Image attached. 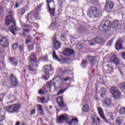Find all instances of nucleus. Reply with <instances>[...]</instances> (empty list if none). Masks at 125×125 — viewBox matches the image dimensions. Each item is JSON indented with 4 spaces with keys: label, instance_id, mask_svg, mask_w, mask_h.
<instances>
[{
    "label": "nucleus",
    "instance_id": "39448f33",
    "mask_svg": "<svg viewBox=\"0 0 125 125\" xmlns=\"http://www.w3.org/2000/svg\"><path fill=\"white\" fill-rule=\"evenodd\" d=\"M110 92L114 98H116V99L121 98L122 94L118 88L114 86L111 87Z\"/></svg>",
    "mask_w": 125,
    "mask_h": 125
},
{
    "label": "nucleus",
    "instance_id": "72a5a7b5",
    "mask_svg": "<svg viewBox=\"0 0 125 125\" xmlns=\"http://www.w3.org/2000/svg\"><path fill=\"white\" fill-rule=\"evenodd\" d=\"M55 27H56V23L53 22L51 24L50 28L51 29H52V30H53V29H54Z\"/></svg>",
    "mask_w": 125,
    "mask_h": 125
},
{
    "label": "nucleus",
    "instance_id": "5fc2aeb1",
    "mask_svg": "<svg viewBox=\"0 0 125 125\" xmlns=\"http://www.w3.org/2000/svg\"><path fill=\"white\" fill-rule=\"evenodd\" d=\"M69 80H70V78L67 77L66 79H63V81H64V82H67V81H69Z\"/></svg>",
    "mask_w": 125,
    "mask_h": 125
},
{
    "label": "nucleus",
    "instance_id": "0e129e2a",
    "mask_svg": "<svg viewBox=\"0 0 125 125\" xmlns=\"http://www.w3.org/2000/svg\"><path fill=\"white\" fill-rule=\"evenodd\" d=\"M16 125H20V121H18V122L16 123Z\"/></svg>",
    "mask_w": 125,
    "mask_h": 125
},
{
    "label": "nucleus",
    "instance_id": "aec40b11",
    "mask_svg": "<svg viewBox=\"0 0 125 125\" xmlns=\"http://www.w3.org/2000/svg\"><path fill=\"white\" fill-rule=\"evenodd\" d=\"M104 102L105 106H106L107 107H110V106L112 105V100L109 98H105L104 100Z\"/></svg>",
    "mask_w": 125,
    "mask_h": 125
},
{
    "label": "nucleus",
    "instance_id": "49530a36",
    "mask_svg": "<svg viewBox=\"0 0 125 125\" xmlns=\"http://www.w3.org/2000/svg\"><path fill=\"white\" fill-rule=\"evenodd\" d=\"M23 26L24 28H30V27H31V25H29L28 24H23Z\"/></svg>",
    "mask_w": 125,
    "mask_h": 125
},
{
    "label": "nucleus",
    "instance_id": "0eeeda50",
    "mask_svg": "<svg viewBox=\"0 0 125 125\" xmlns=\"http://www.w3.org/2000/svg\"><path fill=\"white\" fill-rule=\"evenodd\" d=\"M44 70L45 75V76L44 77V80H45V81H48V79H49V72L51 71V65H46L44 66Z\"/></svg>",
    "mask_w": 125,
    "mask_h": 125
},
{
    "label": "nucleus",
    "instance_id": "6ab92c4d",
    "mask_svg": "<svg viewBox=\"0 0 125 125\" xmlns=\"http://www.w3.org/2000/svg\"><path fill=\"white\" fill-rule=\"evenodd\" d=\"M53 44L55 49H59L61 47V43L55 39L53 40Z\"/></svg>",
    "mask_w": 125,
    "mask_h": 125
},
{
    "label": "nucleus",
    "instance_id": "680f3d73",
    "mask_svg": "<svg viewBox=\"0 0 125 125\" xmlns=\"http://www.w3.org/2000/svg\"><path fill=\"white\" fill-rule=\"evenodd\" d=\"M15 7H16V8H18V7H19V4L17 3L15 5Z\"/></svg>",
    "mask_w": 125,
    "mask_h": 125
},
{
    "label": "nucleus",
    "instance_id": "f8f14e48",
    "mask_svg": "<svg viewBox=\"0 0 125 125\" xmlns=\"http://www.w3.org/2000/svg\"><path fill=\"white\" fill-rule=\"evenodd\" d=\"M122 42L123 40L122 39L119 38L115 44V48L117 50H121V49H122L123 46V45L122 44Z\"/></svg>",
    "mask_w": 125,
    "mask_h": 125
},
{
    "label": "nucleus",
    "instance_id": "412c9836",
    "mask_svg": "<svg viewBox=\"0 0 125 125\" xmlns=\"http://www.w3.org/2000/svg\"><path fill=\"white\" fill-rule=\"evenodd\" d=\"M124 122V117H117L116 119V123L117 125H122V123Z\"/></svg>",
    "mask_w": 125,
    "mask_h": 125
},
{
    "label": "nucleus",
    "instance_id": "de8ad7c7",
    "mask_svg": "<svg viewBox=\"0 0 125 125\" xmlns=\"http://www.w3.org/2000/svg\"><path fill=\"white\" fill-rule=\"evenodd\" d=\"M30 114H31V115H34V114H36V109H32L30 112Z\"/></svg>",
    "mask_w": 125,
    "mask_h": 125
},
{
    "label": "nucleus",
    "instance_id": "ddd939ff",
    "mask_svg": "<svg viewBox=\"0 0 125 125\" xmlns=\"http://www.w3.org/2000/svg\"><path fill=\"white\" fill-rule=\"evenodd\" d=\"M57 102L59 106L61 108L65 107V104H64V101H63V98L62 97H59L57 100Z\"/></svg>",
    "mask_w": 125,
    "mask_h": 125
},
{
    "label": "nucleus",
    "instance_id": "423d86ee",
    "mask_svg": "<svg viewBox=\"0 0 125 125\" xmlns=\"http://www.w3.org/2000/svg\"><path fill=\"white\" fill-rule=\"evenodd\" d=\"M113 8H114V3L111 1H106L104 10L106 11V12H111Z\"/></svg>",
    "mask_w": 125,
    "mask_h": 125
},
{
    "label": "nucleus",
    "instance_id": "6e6552de",
    "mask_svg": "<svg viewBox=\"0 0 125 125\" xmlns=\"http://www.w3.org/2000/svg\"><path fill=\"white\" fill-rule=\"evenodd\" d=\"M38 16H39V14H38V13L31 12L28 14L27 21H30V20H31V21H33V20H34V17L35 19H37Z\"/></svg>",
    "mask_w": 125,
    "mask_h": 125
},
{
    "label": "nucleus",
    "instance_id": "5701e85b",
    "mask_svg": "<svg viewBox=\"0 0 125 125\" xmlns=\"http://www.w3.org/2000/svg\"><path fill=\"white\" fill-rule=\"evenodd\" d=\"M39 108H38V113H39L40 115L41 116H43L44 115L43 113V109H42V105L38 104V105Z\"/></svg>",
    "mask_w": 125,
    "mask_h": 125
},
{
    "label": "nucleus",
    "instance_id": "ea45409f",
    "mask_svg": "<svg viewBox=\"0 0 125 125\" xmlns=\"http://www.w3.org/2000/svg\"><path fill=\"white\" fill-rule=\"evenodd\" d=\"M24 46L23 45H20L19 46V49L20 51H24Z\"/></svg>",
    "mask_w": 125,
    "mask_h": 125
},
{
    "label": "nucleus",
    "instance_id": "9b49d317",
    "mask_svg": "<svg viewBox=\"0 0 125 125\" xmlns=\"http://www.w3.org/2000/svg\"><path fill=\"white\" fill-rule=\"evenodd\" d=\"M63 54L66 56H71V55L75 54V52L72 49L66 48L63 51Z\"/></svg>",
    "mask_w": 125,
    "mask_h": 125
},
{
    "label": "nucleus",
    "instance_id": "c85d7f7f",
    "mask_svg": "<svg viewBox=\"0 0 125 125\" xmlns=\"http://www.w3.org/2000/svg\"><path fill=\"white\" fill-rule=\"evenodd\" d=\"M32 41H33L32 37H31L30 36H28L26 40H25V43L26 44H28V43H29V42H31Z\"/></svg>",
    "mask_w": 125,
    "mask_h": 125
},
{
    "label": "nucleus",
    "instance_id": "c9c22d12",
    "mask_svg": "<svg viewBox=\"0 0 125 125\" xmlns=\"http://www.w3.org/2000/svg\"><path fill=\"white\" fill-rule=\"evenodd\" d=\"M12 47L13 49L15 50V49H17V48H18V44H17V43H15L13 44Z\"/></svg>",
    "mask_w": 125,
    "mask_h": 125
},
{
    "label": "nucleus",
    "instance_id": "338daca9",
    "mask_svg": "<svg viewBox=\"0 0 125 125\" xmlns=\"http://www.w3.org/2000/svg\"><path fill=\"white\" fill-rule=\"evenodd\" d=\"M42 5V4H41L40 5L37 6V8H41Z\"/></svg>",
    "mask_w": 125,
    "mask_h": 125
},
{
    "label": "nucleus",
    "instance_id": "052dcab7",
    "mask_svg": "<svg viewBox=\"0 0 125 125\" xmlns=\"http://www.w3.org/2000/svg\"><path fill=\"white\" fill-rule=\"evenodd\" d=\"M122 57H125V52L122 53Z\"/></svg>",
    "mask_w": 125,
    "mask_h": 125
},
{
    "label": "nucleus",
    "instance_id": "f03ea898",
    "mask_svg": "<svg viewBox=\"0 0 125 125\" xmlns=\"http://www.w3.org/2000/svg\"><path fill=\"white\" fill-rule=\"evenodd\" d=\"M5 24L6 26H11L9 27V30H10L13 35H15V32H16V22L12 16L8 15L5 18Z\"/></svg>",
    "mask_w": 125,
    "mask_h": 125
},
{
    "label": "nucleus",
    "instance_id": "c756f323",
    "mask_svg": "<svg viewBox=\"0 0 125 125\" xmlns=\"http://www.w3.org/2000/svg\"><path fill=\"white\" fill-rule=\"evenodd\" d=\"M89 60L90 62H91V64H92V65H93V64H94V63H95V58H94V57H89Z\"/></svg>",
    "mask_w": 125,
    "mask_h": 125
},
{
    "label": "nucleus",
    "instance_id": "603ef678",
    "mask_svg": "<svg viewBox=\"0 0 125 125\" xmlns=\"http://www.w3.org/2000/svg\"><path fill=\"white\" fill-rule=\"evenodd\" d=\"M109 117H110L111 120H114V118L113 117V114L110 113L109 114Z\"/></svg>",
    "mask_w": 125,
    "mask_h": 125
},
{
    "label": "nucleus",
    "instance_id": "a18cd8bd",
    "mask_svg": "<svg viewBox=\"0 0 125 125\" xmlns=\"http://www.w3.org/2000/svg\"><path fill=\"white\" fill-rule=\"evenodd\" d=\"M72 122H75V123H78L79 122V120L78 118H73L72 120Z\"/></svg>",
    "mask_w": 125,
    "mask_h": 125
},
{
    "label": "nucleus",
    "instance_id": "4c0bfd02",
    "mask_svg": "<svg viewBox=\"0 0 125 125\" xmlns=\"http://www.w3.org/2000/svg\"><path fill=\"white\" fill-rule=\"evenodd\" d=\"M40 102H41V103H47V102L44 101L45 100V99L44 98V97L40 98Z\"/></svg>",
    "mask_w": 125,
    "mask_h": 125
},
{
    "label": "nucleus",
    "instance_id": "c03bdc74",
    "mask_svg": "<svg viewBox=\"0 0 125 125\" xmlns=\"http://www.w3.org/2000/svg\"><path fill=\"white\" fill-rule=\"evenodd\" d=\"M4 120V116L0 115V122H2Z\"/></svg>",
    "mask_w": 125,
    "mask_h": 125
},
{
    "label": "nucleus",
    "instance_id": "2f4dec72",
    "mask_svg": "<svg viewBox=\"0 0 125 125\" xmlns=\"http://www.w3.org/2000/svg\"><path fill=\"white\" fill-rule=\"evenodd\" d=\"M92 119L93 120V122L92 123V125H96V123H95V119H96V116H95V115H93L92 116Z\"/></svg>",
    "mask_w": 125,
    "mask_h": 125
},
{
    "label": "nucleus",
    "instance_id": "f704fd0d",
    "mask_svg": "<svg viewBox=\"0 0 125 125\" xmlns=\"http://www.w3.org/2000/svg\"><path fill=\"white\" fill-rule=\"evenodd\" d=\"M83 110L84 112H88V105H85L83 107Z\"/></svg>",
    "mask_w": 125,
    "mask_h": 125
},
{
    "label": "nucleus",
    "instance_id": "2eb2a0df",
    "mask_svg": "<svg viewBox=\"0 0 125 125\" xmlns=\"http://www.w3.org/2000/svg\"><path fill=\"white\" fill-rule=\"evenodd\" d=\"M103 40L101 38H96L92 40V42H90V45H95L97 43H102Z\"/></svg>",
    "mask_w": 125,
    "mask_h": 125
},
{
    "label": "nucleus",
    "instance_id": "37998d69",
    "mask_svg": "<svg viewBox=\"0 0 125 125\" xmlns=\"http://www.w3.org/2000/svg\"><path fill=\"white\" fill-rule=\"evenodd\" d=\"M106 66L107 67V68H108L109 71H113V68L112 67L110 66V65L107 64V65H106Z\"/></svg>",
    "mask_w": 125,
    "mask_h": 125
},
{
    "label": "nucleus",
    "instance_id": "393cba45",
    "mask_svg": "<svg viewBox=\"0 0 125 125\" xmlns=\"http://www.w3.org/2000/svg\"><path fill=\"white\" fill-rule=\"evenodd\" d=\"M53 58L55 59V60H57V61H59V62H60V59L58 58V56H57V55H56V52L55 51H53Z\"/></svg>",
    "mask_w": 125,
    "mask_h": 125
},
{
    "label": "nucleus",
    "instance_id": "cd10ccee",
    "mask_svg": "<svg viewBox=\"0 0 125 125\" xmlns=\"http://www.w3.org/2000/svg\"><path fill=\"white\" fill-rule=\"evenodd\" d=\"M35 45V43L27 45V49L28 51H31V50H33L34 49V46Z\"/></svg>",
    "mask_w": 125,
    "mask_h": 125
},
{
    "label": "nucleus",
    "instance_id": "13d9d810",
    "mask_svg": "<svg viewBox=\"0 0 125 125\" xmlns=\"http://www.w3.org/2000/svg\"><path fill=\"white\" fill-rule=\"evenodd\" d=\"M9 13L10 14H11V15H10L12 17V16L13 15V12H12V11H10L9 12Z\"/></svg>",
    "mask_w": 125,
    "mask_h": 125
},
{
    "label": "nucleus",
    "instance_id": "3c124183",
    "mask_svg": "<svg viewBox=\"0 0 125 125\" xmlns=\"http://www.w3.org/2000/svg\"><path fill=\"white\" fill-rule=\"evenodd\" d=\"M91 1L93 3H97V2H98V0H91Z\"/></svg>",
    "mask_w": 125,
    "mask_h": 125
},
{
    "label": "nucleus",
    "instance_id": "473e14b6",
    "mask_svg": "<svg viewBox=\"0 0 125 125\" xmlns=\"http://www.w3.org/2000/svg\"><path fill=\"white\" fill-rule=\"evenodd\" d=\"M28 34H29V30L28 29H24L22 33L23 36H28Z\"/></svg>",
    "mask_w": 125,
    "mask_h": 125
},
{
    "label": "nucleus",
    "instance_id": "dca6fc26",
    "mask_svg": "<svg viewBox=\"0 0 125 125\" xmlns=\"http://www.w3.org/2000/svg\"><path fill=\"white\" fill-rule=\"evenodd\" d=\"M110 60L116 65H119L120 64V61H119V59H118V57H117L115 55H112L110 58Z\"/></svg>",
    "mask_w": 125,
    "mask_h": 125
},
{
    "label": "nucleus",
    "instance_id": "20e7f679",
    "mask_svg": "<svg viewBox=\"0 0 125 125\" xmlns=\"http://www.w3.org/2000/svg\"><path fill=\"white\" fill-rule=\"evenodd\" d=\"M28 60L33 63L28 66V70L31 72H36L37 70H38V67H39V64L40 62L37 61V57L36 56L34 55V54H32L28 58Z\"/></svg>",
    "mask_w": 125,
    "mask_h": 125
},
{
    "label": "nucleus",
    "instance_id": "f257e3e1",
    "mask_svg": "<svg viewBox=\"0 0 125 125\" xmlns=\"http://www.w3.org/2000/svg\"><path fill=\"white\" fill-rule=\"evenodd\" d=\"M110 27L113 29H118V27H119V21H115L111 24L109 21H106L104 23H103V22L101 23L99 26V29L101 31L106 32V31H108L110 29Z\"/></svg>",
    "mask_w": 125,
    "mask_h": 125
},
{
    "label": "nucleus",
    "instance_id": "a878e982",
    "mask_svg": "<svg viewBox=\"0 0 125 125\" xmlns=\"http://www.w3.org/2000/svg\"><path fill=\"white\" fill-rule=\"evenodd\" d=\"M7 111L9 112V113H14V111L13 109V105H10L7 107Z\"/></svg>",
    "mask_w": 125,
    "mask_h": 125
},
{
    "label": "nucleus",
    "instance_id": "7ed1b4c3",
    "mask_svg": "<svg viewBox=\"0 0 125 125\" xmlns=\"http://www.w3.org/2000/svg\"><path fill=\"white\" fill-rule=\"evenodd\" d=\"M87 14L88 17L89 18H92L94 21H97L98 18L100 17V15H101L100 11L94 6H91L89 8Z\"/></svg>",
    "mask_w": 125,
    "mask_h": 125
},
{
    "label": "nucleus",
    "instance_id": "b1692460",
    "mask_svg": "<svg viewBox=\"0 0 125 125\" xmlns=\"http://www.w3.org/2000/svg\"><path fill=\"white\" fill-rule=\"evenodd\" d=\"M101 97H104L106 95V89L105 88H102L100 90Z\"/></svg>",
    "mask_w": 125,
    "mask_h": 125
},
{
    "label": "nucleus",
    "instance_id": "1a4fd4ad",
    "mask_svg": "<svg viewBox=\"0 0 125 125\" xmlns=\"http://www.w3.org/2000/svg\"><path fill=\"white\" fill-rule=\"evenodd\" d=\"M0 43L4 47H7L8 46V41L4 36L1 35L0 36Z\"/></svg>",
    "mask_w": 125,
    "mask_h": 125
},
{
    "label": "nucleus",
    "instance_id": "a19ab883",
    "mask_svg": "<svg viewBox=\"0 0 125 125\" xmlns=\"http://www.w3.org/2000/svg\"><path fill=\"white\" fill-rule=\"evenodd\" d=\"M65 90H66V89L64 90L61 89L60 91L58 93V95H60V94H62V93H64L65 92Z\"/></svg>",
    "mask_w": 125,
    "mask_h": 125
},
{
    "label": "nucleus",
    "instance_id": "bb28decb",
    "mask_svg": "<svg viewBox=\"0 0 125 125\" xmlns=\"http://www.w3.org/2000/svg\"><path fill=\"white\" fill-rule=\"evenodd\" d=\"M59 73L60 75H64V74H66V73H67V70L65 68H61L59 71Z\"/></svg>",
    "mask_w": 125,
    "mask_h": 125
},
{
    "label": "nucleus",
    "instance_id": "774afa93",
    "mask_svg": "<svg viewBox=\"0 0 125 125\" xmlns=\"http://www.w3.org/2000/svg\"><path fill=\"white\" fill-rule=\"evenodd\" d=\"M61 40H64V39H65V37L64 36H62L61 38Z\"/></svg>",
    "mask_w": 125,
    "mask_h": 125
},
{
    "label": "nucleus",
    "instance_id": "79ce46f5",
    "mask_svg": "<svg viewBox=\"0 0 125 125\" xmlns=\"http://www.w3.org/2000/svg\"><path fill=\"white\" fill-rule=\"evenodd\" d=\"M113 41H114V39H111L110 41L108 42L107 45L108 46L112 45V42H113Z\"/></svg>",
    "mask_w": 125,
    "mask_h": 125
},
{
    "label": "nucleus",
    "instance_id": "864d4df0",
    "mask_svg": "<svg viewBox=\"0 0 125 125\" xmlns=\"http://www.w3.org/2000/svg\"><path fill=\"white\" fill-rule=\"evenodd\" d=\"M39 94H43V91L42 90H40L39 91Z\"/></svg>",
    "mask_w": 125,
    "mask_h": 125
},
{
    "label": "nucleus",
    "instance_id": "4d7b16f0",
    "mask_svg": "<svg viewBox=\"0 0 125 125\" xmlns=\"http://www.w3.org/2000/svg\"><path fill=\"white\" fill-rule=\"evenodd\" d=\"M17 62H12V64L14 65V66H17Z\"/></svg>",
    "mask_w": 125,
    "mask_h": 125
},
{
    "label": "nucleus",
    "instance_id": "4468645a",
    "mask_svg": "<svg viewBox=\"0 0 125 125\" xmlns=\"http://www.w3.org/2000/svg\"><path fill=\"white\" fill-rule=\"evenodd\" d=\"M46 1L48 3V8L49 9V11L50 12V15L51 16H54V14H55V9H51L50 8V6L49 5V3L51 2L52 0H46Z\"/></svg>",
    "mask_w": 125,
    "mask_h": 125
},
{
    "label": "nucleus",
    "instance_id": "4be33fe9",
    "mask_svg": "<svg viewBox=\"0 0 125 125\" xmlns=\"http://www.w3.org/2000/svg\"><path fill=\"white\" fill-rule=\"evenodd\" d=\"M13 109L14 110V113H18V110L20 109V104H14L13 105Z\"/></svg>",
    "mask_w": 125,
    "mask_h": 125
},
{
    "label": "nucleus",
    "instance_id": "8fccbe9b",
    "mask_svg": "<svg viewBox=\"0 0 125 125\" xmlns=\"http://www.w3.org/2000/svg\"><path fill=\"white\" fill-rule=\"evenodd\" d=\"M15 60V58H9V61L10 62H13Z\"/></svg>",
    "mask_w": 125,
    "mask_h": 125
},
{
    "label": "nucleus",
    "instance_id": "6e6d98bb",
    "mask_svg": "<svg viewBox=\"0 0 125 125\" xmlns=\"http://www.w3.org/2000/svg\"><path fill=\"white\" fill-rule=\"evenodd\" d=\"M21 14H24V13H25V9H22L21 10Z\"/></svg>",
    "mask_w": 125,
    "mask_h": 125
},
{
    "label": "nucleus",
    "instance_id": "e433bc0d",
    "mask_svg": "<svg viewBox=\"0 0 125 125\" xmlns=\"http://www.w3.org/2000/svg\"><path fill=\"white\" fill-rule=\"evenodd\" d=\"M76 48L79 50H81L83 48V44H78L76 45Z\"/></svg>",
    "mask_w": 125,
    "mask_h": 125
},
{
    "label": "nucleus",
    "instance_id": "9d476101",
    "mask_svg": "<svg viewBox=\"0 0 125 125\" xmlns=\"http://www.w3.org/2000/svg\"><path fill=\"white\" fill-rule=\"evenodd\" d=\"M68 119H69L68 115L66 114H62L58 118L57 123L58 124H61V123H63L64 121H67Z\"/></svg>",
    "mask_w": 125,
    "mask_h": 125
},
{
    "label": "nucleus",
    "instance_id": "69168bd1",
    "mask_svg": "<svg viewBox=\"0 0 125 125\" xmlns=\"http://www.w3.org/2000/svg\"><path fill=\"white\" fill-rule=\"evenodd\" d=\"M83 26L82 25L80 26V27L78 28L79 30H83Z\"/></svg>",
    "mask_w": 125,
    "mask_h": 125
},
{
    "label": "nucleus",
    "instance_id": "a211bd4d",
    "mask_svg": "<svg viewBox=\"0 0 125 125\" xmlns=\"http://www.w3.org/2000/svg\"><path fill=\"white\" fill-rule=\"evenodd\" d=\"M11 82L12 84L13 85H17L18 84V82L17 81V78H16V77L14 76L13 74H11Z\"/></svg>",
    "mask_w": 125,
    "mask_h": 125
},
{
    "label": "nucleus",
    "instance_id": "f3484780",
    "mask_svg": "<svg viewBox=\"0 0 125 125\" xmlns=\"http://www.w3.org/2000/svg\"><path fill=\"white\" fill-rule=\"evenodd\" d=\"M98 112L102 119H104L105 121V123H108V120H106V118H105V116H104L103 110H102V108H101V107L98 108Z\"/></svg>",
    "mask_w": 125,
    "mask_h": 125
},
{
    "label": "nucleus",
    "instance_id": "bf43d9fd",
    "mask_svg": "<svg viewBox=\"0 0 125 125\" xmlns=\"http://www.w3.org/2000/svg\"><path fill=\"white\" fill-rule=\"evenodd\" d=\"M68 125H73V121H72V120H71L70 122H68Z\"/></svg>",
    "mask_w": 125,
    "mask_h": 125
},
{
    "label": "nucleus",
    "instance_id": "09e8293b",
    "mask_svg": "<svg viewBox=\"0 0 125 125\" xmlns=\"http://www.w3.org/2000/svg\"><path fill=\"white\" fill-rule=\"evenodd\" d=\"M82 64L83 65H86V64H87V62L86 61L83 60Z\"/></svg>",
    "mask_w": 125,
    "mask_h": 125
},
{
    "label": "nucleus",
    "instance_id": "7c9ffc66",
    "mask_svg": "<svg viewBox=\"0 0 125 125\" xmlns=\"http://www.w3.org/2000/svg\"><path fill=\"white\" fill-rule=\"evenodd\" d=\"M119 113L121 115H125V108H121L120 109Z\"/></svg>",
    "mask_w": 125,
    "mask_h": 125
},
{
    "label": "nucleus",
    "instance_id": "e2e57ef3",
    "mask_svg": "<svg viewBox=\"0 0 125 125\" xmlns=\"http://www.w3.org/2000/svg\"><path fill=\"white\" fill-rule=\"evenodd\" d=\"M53 84H54V86L55 88H57V86H56V84H55L56 83H53Z\"/></svg>",
    "mask_w": 125,
    "mask_h": 125
},
{
    "label": "nucleus",
    "instance_id": "58836bf2",
    "mask_svg": "<svg viewBox=\"0 0 125 125\" xmlns=\"http://www.w3.org/2000/svg\"><path fill=\"white\" fill-rule=\"evenodd\" d=\"M52 86V82H49L47 83V86L49 88L51 87Z\"/></svg>",
    "mask_w": 125,
    "mask_h": 125
}]
</instances>
